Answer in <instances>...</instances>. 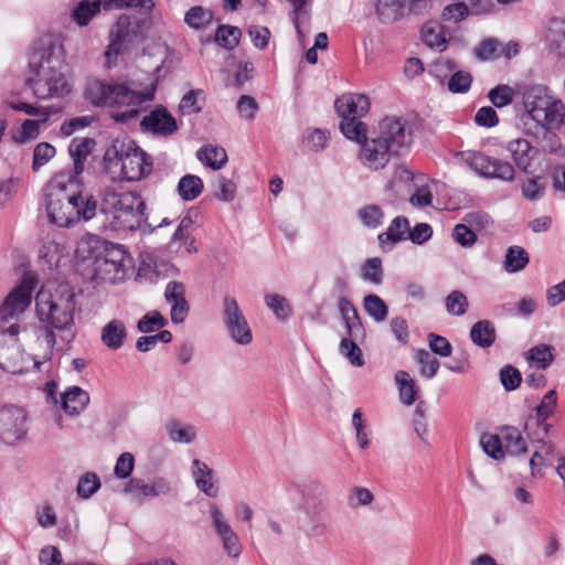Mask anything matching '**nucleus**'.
<instances>
[{
    "mask_svg": "<svg viewBox=\"0 0 565 565\" xmlns=\"http://www.w3.org/2000/svg\"><path fill=\"white\" fill-rule=\"evenodd\" d=\"M56 153L55 148L49 142H40L33 151L32 169L38 171L46 164Z\"/></svg>",
    "mask_w": 565,
    "mask_h": 565,
    "instance_id": "58",
    "label": "nucleus"
},
{
    "mask_svg": "<svg viewBox=\"0 0 565 565\" xmlns=\"http://www.w3.org/2000/svg\"><path fill=\"white\" fill-rule=\"evenodd\" d=\"M472 83V76L465 71H458L451 75L448 81V89L452 93H466L469 90Z\"/></svg>",
    "mask_w": 565,
    "mask_h": 565,
    "instance_id": "60",
    "label": "nucleus"
},
{
    "mask_svg": "<svg viewBox=\"0 0 565 565\" xmlns=\"http://www.w3.org/2000/svg\"><path fill=\"white\" fill-rule=\"evenodd\" d=\"M359 340L344 337L339 345V352L345 356L349 362L354 366H363L364 365V359L362 355V351L356 344Z\"/></svg>",
    "mask_w": 565,
    "mask_h": 565,
    "instance_id": "45",
    "label": "nucleus"
},
{
    "mask_svg": "<svg viewBox=\"0 0 565 565\" xmlns=\"http://www.w3.org/2000/svg\"><path fill=\"white\" fill-rule=\"evenodd\" d=\"M108 166L120 164L121 175L127 181H139L152 170V160L132 140H116L105 153Z\"/></svg>",
    "mask_w": 565,
    "mask_h": 565,
    "instance_id": "5",
    "label": "nucleus"
},
{
    "mask_svg": "<svg viewBox=\"0 0 565 565\" xmlns=\"http://www.w3.org/2000/svg\"><path fill=\"white\" fill-rule=\"evenodd\" d=\"M239 116L245 120H253L259 108L256 99L249 95H242L236 104Z\"/></svg>",
    "mask_w": 565,
    "mask_h": 565,
    "instance_id": "62",
    "label": "nucleus"
},
{
    "mask_svg": "<svg viewBox=\"0 0 565 565\" xmlns=\"http://www.w3.org/2000/svg\"><path fill=\"white\" fill-rule=\"evenodd\" d=\"M114 222L121 230H138L146 221V203L136 192L127 191L118 194L114 202Z\"/></svg>",
    "mask_w": 565,
    "mask_h": 565,
    "instance_id": "8",
    "label": "nucleus"
},
{
    "mask_svg": "<svg viewBox=\"0 0 565 565\" xmlns=\"http://www.w3.org/2000/svg\"><path fill=\"white\" fill-rule=\"evenodd\" d=\"M140 126L143 131L158 136H170L178 130L175 119L164 107H158L146 115Z\"/></svg>",
    "mask_w": 565,
    "mask_h": 565,
    "instance_id": "16",
    "label": "nucleus"
},
{
    "mask_svg": "<svg viewBox=\"0 0 565 565\" xmlns=\"http://www.w3.org/2000/svg\"><path fill=\"white\" fill-rule=\"evenodd\" d=\"M412 142L413 131L408 121L402 117L386 116L360 150L359 158L365 167L380 170L386 167L392 156L408 151Z\"/></svg>",
    "mask_w": 565,
    "mask_h": 565,
    "instance_id": "3",
    "label": "nucleus"
},
{
    "mask_svg": "<svg viewBox=\"0 0 565 565\" xmlns=\"http://www.w3.org/2000/svg\"><path fill=\"white\" fill-rule=\"evenodd\" d=\"M507 149L518 168L526 171L535 154V150L530 142L526 139L516 138L508 142Z\"/></svg>",
    "mask_w": 565,
    "mask_h": 565,
    "instance_id": "27",
    "label": "nucleus"
},
{
    "mask_svg": "<svg viewBox=\"0 0 565 565\" xmlns=\"http://www.w3.org/2000/svg\"><path fill=\"white\" fill-rule=\"evenodd\" d=\"M212 21V11L202 6L192 7L184 14V22L194 30H204Z\"/></svg>",
    "mask_w": 565,
    "mask_h": 565,
    "instance_id": "35",
    "label": "nucleus"
},
{
    "mask_svg": "<svg viewBox=\"0 0 565 565\" xmlns=\"http://www.w3.org/2000/svg\"><path fill=\"white\" fill-rule=\"evenodd\" d=\"M502 438L498 435L484 434L480 438V445L483 451L495 460L504 458V451L502 449Z\"/></svg>",
    "mask_w": 565,
    "mask_h": 565,
    "instance_id": "56",
    "label": "nucleus"
},
{
    "mask_svg": "<svg viewBox=\"0 0 565 565\" xmlns=\"http://www.w3.org/2000/svg\"><path fill=\"white\" fill-rule=\"evenodd\" d=\"M224 323L232 340L241 345L249 344L253 340L252 331L237 301L230 296L223 300Z\"/></svg>",
    "mask_w": 565,
    "mask_h": 565,
    "instance_id": "13",
    "label": "nucleus"
},
{
    "mask_svg": "<svg viewBox=\"0 0 565 565\" xmlns=\"http://www.w3.org/2000/svg\"><path fill=\"white\" fill-rule=\"evenodd\" d=\"M416 360L420 365L419 373L422 376L433 379L437 374L440 363L428 351L424 349L418 350Z\"/></svg>",
    "mask_w": 565,
    "mask_h": 565,
    "instance_id": "51",
    "label": "nucleus"
},
{
    "mask_svg": "<svg viewBox=\"0 0 565 565\" xmlns=\"http://www.w3.org/2000/svg\"><path fill=\"white\" fill-rule=\"evenodd\" d=\"M62 46L52 39L41 40L29 57L31 76H46L62 70Z\"/></svg>",
    "mask_w": 565,
    "mask_h": 565,
    "instance_id": "9",
    "label": "nucleus"
},
{
    "mask_svg": "<svg viewBox=\"0 0 565 565\" xmlns=\"http://www.w3.org/2000/svg\"><path fill=\"white\" fill-rule=\"evenodd\" d=\"M167 433L171 440L181 444H191L196 437V431L193 426H182L177 420L170 422L167 425Z\"/></svg>",
    "mask_w": 565,
    "mask_h": 565,
    "instance_id": "43",
    "label": "nucleus"
},
{
    "mask_svg": "<svg viewBox=\"0 0 565 565\" xmlns=\"http://www.w3.org/2000/svg\"><path fill=\"white\" fill-rule=\"evenodd\" d=\"M374 8L381 23L392 24L404 17L406 0H376Z\"/></svg>",
    "mask_w": 565,
    "mask_h": 565,
    "instance_id": "23",
    "label": "nucleus"
},
{
    "mask_svg": "<svg viewBox=\"0 0 565 565\" xmlns=\"http://www.w3.org/2000/svg\"><path fill=\"white\" fill-rule=\"evenodd\" d=\"M531 443L535 447L529 462L531 468V476L533 478H542L544 476L543 468L550 465V459L558 457L557 446L554 440Z\"/></svg>",
    "mask_w": 565,
    "mask_h": 565,
    "instance_id": "18",
    "label": "nucleus"
},
{
    "mask_svg": "<svg viewBox=\"0 0 565 565\" xmlns=\"http://www.w3.org/2000/svg\"><path fill=\"white\" fill-rule=\"evenodd\" d=\"M340 130L345 138L361 145V148L365 142L370 141V138L366 136V125L360 119H342L340 122Z\"/></svg>",
    "mask_w": 565,
    "mask_h": 565,
    "instance_id": "32",
    "label": "nucleus"
},
{
    "mask_svg": "<svg viewBox=\"0 0 565 565\" xmlns=\"http://www.w3.org/2000/svg\"><path fill=\"white\" fill-rule=\"evenodd\" d=\"M135 467V458L130 452H122L116 462L114 472L115 476L119 479L128 478Z\"/></svg>",
    "mask_w": 565,
    "mask_h": 565,
    "instance_id": "64",
    "label": "nucleus"
},
{
    "mask_svg": "<svg viewBox=\"0 0 565 565\" xmlns=\"http://www.w3.org/2000/svg\"><path fill=\"white\" fill-rule=\"evenodd\" d=\"M446 311L451 316H463L469 307L466 295L460 290H452L445 299Z\"/></svg>",
    "mask_w": 565,
    "mask_h": 565,
    "instance_id": "46",
    "label": "nucleus"
},
{
    "mask_svg": "<svg viewBox=\"0 0 565 565\" xmlns=\"http://www.w3.org/2000/svg\"><path fill=\"white\" fill-rule=\"evenodd\" d=\"M521 95L526 113L543 128L558 129L564 124L565 106L550 94L545 85H525Z\"/></svg>",
    "mask_w": 565,
    "mask_h": 565,
    "instance_id": "4",
    "label": "nucleus"
},
{
    "mask_svg": "<svg viewBox=\"0 0 565 565\" xmlns=\"http://www.w3.org/2000/svg\"><path fill=\"white\" fill-rule=\"evenodd\" d=\"M203 181L194 174L183 175L178 183V193L184 201L195 200L203 191Z\"/></svg>",
    "mask_w": 565,
    "mask_h": 565,
    "instance_id": "34",
    "label": "nucleus"
},
{
    "mask_svg": "<svg viewBox=\"0 0 565 565\" xmlns=\"http://www.w3.org/2000/svg\"><path fill=\"white\" fill-rule=\"evenodd\" d=\"M26 85L33 95L40 99L62 97L70 92V86L62 70L46 76H29Z\"/></svg>",
    "mask_w": 565,
    "mask_h": 565,
    "instance_id": "14",
    "label": "nucleus"
},
{
    "mask_svg": "<svg viewBox=\"0 0 565 565\" xmlns=\"http://www.w3.org/2000/svg\"><path fill=\"white\" fill-rule=\"evenodd\" d=\"M142 40L141 26L137 19L121 14L110 31V43L106 55L118 54Z\"/></svg>",
    "mask_w": 565,
    "mask_h": 565,
    "instance_id": "10",
    "label": "nucleus"
},
{
    "mask_svg": "<svg viewBox=\"0 0 565 565\" xmlns=\"http://www.w3.org/2000/svg\"><path fill=\"white\" fill-rule=\"evenodd\" d=\"M157 85L158 77L153 74L147 77L145 85L131 82L130 86L90 78L86 83L84 97L94 106L110 108L128 107L125 111L113 114L115 121L126 122L139 115L138 105L154 98Z\"/></svg>",
    "mask_w": 565,
    "mask_h": 565,
    "instance_id": "2",
    "label": "nucleus"
},
{
    "mask_svg": "<svg viewBox=\"0 0 565 565\" xmlns=\"http://www.w3.org/2000/svg\"><path fill=\"white\" fill-rule=\"evenodd\" d=\"M241 35L242 31L239 28L222 24L217 26L214 40L220 46L233 50L238 45Z\"/></svg>",
    "mask_w": 565,
    "mask_h": 565,
    "instance_id": "39",
    "label": "nucleus"
},
{
    "mask_svg": "<svg viewBox=\"0 0 565 565\" xmlns=\"http://www.w3.org/2000/svg\"><path fill=\"white\" fill-rule=\"evenodd\" d=\"M301 509L309 519L308 524L303 527L307 537L316 539L329 532V525L322 518L321 503H310L306 500Z\"/></svg>",
    "mask_w": 565,
    "mask_h": 565,
    "instance_id": "20",
    "label": "nucleus"
},
{
    "mask_svg": "<svg viewBox=\"0 0 565 565\" xmlns=\"http://www.w3.org/2000/svg\"><path fill=\"white\" fill-rule=\"evenodd\" d=\"M500 381L507 391H513L521 384V373L514 366L505 365L500 370Z\"/></svg>",
    "mask_w": 565,
    "mask_h": 565,
    "instance_id": "63",
    "label": "nucleus"
},
{
    "mask_svg": "<svg viewBox=\"0 0 565 565\" xmlns=\"http://www.w3.org/2000/svg\"><path fill=\"white\" fill-rule=\"evenodd\" d=\"M334 107L342 119H360L369 111L370 102L363 94L347 95L338 98Z\"/></svg>",
    "mask_w": 565,
    "mask_h": 565,
    "instance_id": "17",
    "label": "nucleus"
},
{
    "mask_svg": "<svg viewBox=\"0 0 565 565\" xmlns=\"http://www.w3.org/2000/svg\"><path fill=\"white\" fill-rule=\"evenodd\" d=\"M363 309L377 323L383 322L388 315L387 305L375 294L366 295L363 298Z\"/></svg>",
    "mask_w": 565,
    "mask_h": 565,
    "instance_id": "37",
    "label": "nucleus"
},
{
    "mask_svg": "<svg viewBox=\"0 0 565 565\" xmlns=\"http://www.w3.org/2000/svg\"><path fill=\"white\" fill-rule=\"evenodd\" d=\"M471 170L484 179L510 182L514 179V168L508 161L487 156L480 151H461L457 154Z\"/></svg>",
    "mask_w": 565,
    "mask_h": 565,
    "instance_id": "7",
    "label": "nucleus"
},
{
    "mask_svg": "<svg viewBox=\"0 0 565 565\" xmlns=\"http://www.w3.org/2000/svg\"><path fill=\"white\" fill-rule=\"evenodd\" d=\"M530 262L529 254L521 246H510L505 253L504 269L508 273H518L526 267Z\"/></svg>",
    "mask_w": 565,
    "mask_h": 565,
    "instance_id": "36",
    "label": "nucleus"
},
{
    "mask_svg": "<svg viewBox=\"0 0 565 565\" xmlns=\"http://www.w3.org/2000/svg\"><path fill=\"white\" fill-rule=\"evenodd\" d=\"M358 216L362 224L369 228H377L382 225L384 213L379 205L370 204L358 211Z\"/></svg>",
    "mask_w": 565,
    "mask_h": 565,
    "instance_id": "47",
    "label": "nucleus"
},
{
    "mask_svg": "<svg viewBox=\"0 0 565 565\" xmlns=\"http://www.w3.org/2000/svg\"><path fill=\"white\" fill-rule=\"evenodd\" d=\"M557 406V394L551 390L544 394L539 405L535 406V416L532 420L544 422L553 416Z\"/></svg>",
    "mask_w": 565,
    "mask_h": 565,
    "instance_id": "42",
    "label": "nucleus"
},
{
    "mask_svg": "<svg viewBox=\"0 0 565 565\" xmlns=\"http://www.w3.org/2000/svg\"><path fill=\"white\" fill-rule=\"evenodd\" d=\"M210 515H211V520H212V525L220 539H222L224 536H228L234 533V530L230 525L224 513L214 503H212L210 505Z\"/></svg>",
    "mask_w": 565,
    "mask_h": 565,
    "instance_id": "57",
    "label": "nucleus"
},
{
    "mask_svg": "<svg viewBox=\"0 0 565 565\" xmlns=\"http://www.w3.org/2000/svg\"><path fill=\"white\" fill-rule=\"evenodd\" d=\"M7 105L17 111H22L29 116L41 118V121H47L52 114H56L57 109L54 107H35L28 103L8 102Z\"/></svg>",
    "mask_w": 565,
    "mask_h": 565,
    "instance_id": "48",
    "label": "nucleus"
},
{
    "mask_svg": "<svg viewBox=\"0 0 565 565\" xmlns=\"http://www.w3.org/2000/svg\"><path fill=\"white\" fill-rule=\"evenodd\" d=\"M28 431L26 414L23 408L7 405L0 409V439L7 445H15Z\"/></svg>",
    "mask_w": 565,
    "mask_h": 565,
    "instance_id": "12",
    "label": "nucleus"
},
{
    "mask_svg": "<svg viewBox=\"0 0 565 565\" xmlns=\"http://www.w3.org/2000/svg\"><path fill=\"white\" fill-rule=\"evenodd\" d=\"M344 322L347 337L353 338L356 340H364L366 337L365 329L363 327L362 320L359 316L358 310L352 312V315L342 319Z\"/></svg>",
    "mask_w": 565,
    "mask_h": 565,
    "instance_id": "59",
    "label": "nucleus"
},
{
    "mask_svg": "<svg viewBox=\"0 0 565 565\" xmlns=\"http://www.w3.org/2000/svg\"><path fill=\"white\" fill-rule=\"evenodd\" d=\"M68 196L71 203H76L75 210L78 211V222L89 221L96 215L97 201L93 195L83 194L81 192H70Z\"/></svg>",
    "mask_w": 565,
    "mask_h": 565,
    "instance_id": "29",
    "label": "nucleus"
},
{
    "mask_svg": "<svg viewBox=\"0 0 565 565\" xmlns=\"http://www.w3.org/2000/svg\"><path fill=\"white\" fill-rule=\"evenodd\" d=\"M514 90L509 85H498L488 93L490 103L498 108L505 107L513 102Z\"/></svg>",
    "mask_w": 565,
    "mask_h": 565,
    "instance_id": "54",
    "label": "nucleus"
},
{
    "mask_svg": "<svg viewBox=\"0 0 565 565\" xmlns=\"http://www.w3.org/2000/svg\"><path fill=\"white\" fill-rule=\"evenodd\" d=\"M527 360L536 363L539 369H547L554 360L552 347L548 344H540L527 352Z\"/></svg>",
    "mask_w": 565,
    "mask_h": 565,
    "instance_id": "53",
    "label": "nucleus"
},
{
    "mask_svg": "<svg viewBox=\"0 0 565 565\" xmlns=\"http://www.w3.org/2000/svg\"><path fill=\"white\" fill-rule=\"evenodd\" d=\"M502 440L505 444L510 455L519 456L527 451L525 439L515 427H505L502 429Z\"/></svg>",
    "mask_w": 565,
    "mask_h": 565,
    "instance_id": "38",
    "label": "nucleus"
},
{
    "mask_svg": "<svg viewBox=\"0 0 565 565\" xmlns=\"http://www.w3.org/2000/svg\"><path fill=\"white\" fill-rule=\"evenodd\" d=\"M266 306L274 312L277 319H286L290 312V306L287 299L278 294H268L265 296Z\"/></svg>",
    "mask_w": 565,
    "mask_h": 565,
    "instance_id": "55",
    "label": "nucleus"
},
{
    "mask_svg": "<svg viewBox=\"0 0 565 565\" xmlns=\"http://www.w3.org/2000/svg\"><path fill=\"white\" fill-rule=\"evenodd\" d=\"M96 142L90 138H74L68 147V152L73 159L74 171L67 179L70 182H77L78 175L84 171V163L92 153Z\"/></svg>",
    "mask_w": 565,
    "mask_h": 565,
    "instance_id": "19",
    "label": "nucleus"
},
{
    "mask_svg": "<svg viewBox=\"0 0 565 565\" xmlns=\"http://www.w3.org/2000/svg\"><path fill=\"white\" fill-rule=\"evenodd\" d=\"M196 158L213 170L221 169L227 161L226 151L215 146L200 148L196 152Z\"/></svg>",
    "mask_w": 565,
    "mask_h": 565,
    "instance_id": "30",
    "label": "nucleus"
},
{
    "mask_svg": "<svg viewBox=\"0 0 565 565\" xmlns=\"http://www.w3.org/2000/svg\"><path fill=\"white\" fill-rule=\"evenodd\" d=\"M30 356H24L18 339H8L0 333V369L11 374H21L28 370Z\"/></svg>",
    "mask_w": 565,
    "mask_h": 565,
    "instance_id": "15",
    "label": "nucleus"
},
{
    "mask_svg": "<svg viewBox=\"0 0 565 565\" xmlns=\"http://www.w3.org/2000/svg\"><path fill=\"white\" fill-rule=\"evenodd\" d=\"M124 492L130 497L132 501L142 502L147 497H153L151 484L146 483L142 479L132 478L124 487Z\"/></svg>",
    "mask_w": 565,
    "mask_h": 565,
    "instance_id": "44",
    "label": "nucleus"
},
{
    "mask_svg": "<svg viewBox=\"0 0 565 565\" xmlns=\"http://www.w3.org/2000/svg\"><path fill=\"white\" fill-rule=\"evenodd\" d=\"M65 174L56 175L47 186L46 212L51 223L60 227H70L78 222V211L71 203Z\"/></svg>",
    "mask_w": 565,
    "mask_h": 565,
    "instance_id": "6",
    "label": "nucleus"
},
{
    "mask_svg": "<svg viewBox=\"0 0 565 565\" xmlns=\"http://www.w3.org/2000/svg\"><path fill=\"white\" fill-rule=\"evenodd\" d=\"M409 222L404 216L395 217L386 232L379 235V242L383 250H391L394 244L408 237Z\"/></svg>",
    "mask_w": 565,
    "mask_h": 565,
    "instance_id": "22",
    "label": "nucleus"
},
{
    "mask_svg": "<svg viewBox=\"0 0 565 565\" xmlns=\"http://www.w3.org/2000/svg\"><path fill=\"white\" fill-rule=\"evenodd\" d=\"M373 500V493L364 487H354L348 495V504L351 508L370 505Z\"/></svg>",
    "mask_w": 565,
    "mask_h": 565,
    "instance_id": "61",
    "label": "nucleus"
},
{
    "mask_svg": "<svg viewBox=\"0 0 565 565\" xmlns=\"http://www.w3.org/2000/svg\"><path fill=\"white\" fill-rule=\"evenodd\" d=\"M423 41L430 49L443 52L446 49L444 26L437 22L426 23L422 30Z\"/></svg>",
    "mask_w": 565,
    "mask_h": 565,
    "instance_id": "33",
    "label": "nucleus"
},
{
    "mask_svg": "<svg viewBox=\"0 0 565 565\" xmlns=\"http://www.w3.org/2000/svg\"><path fill=\"white\" fill-rule=\"evenodd\" d=\"M167 319L157 310L150 311L141 317L137 323V329L141 333H151L157 329L166 327Z\"/></svg>",
    "mask_w": 565,
    "mask_h": 565,
    "instance_id": "52",
    "label": "nucleus"
},
{
    "mask_svg": "<svg viewBox=\"0 0 565 565\" xmlns=\"http://www.w3.org/2000/svg\"><path fill=\"white\" fill-rule=\"evenodd\" d=\"M545 41L551 54L559 58L565 57V20L553 18L548 21Z\"/></svg>",
    "mask_w": 565,
    "mask_h": 565,
    "instance_id": "21",
    "label": "nucleus"
},
{
    "mask_svg": "<svg viewBox=\"0 0 565 565\" xmlns=\"http://www.w3.org/2000/svg\"><path fill=\"white\" fill-rule=\"evenodd\" d=\"M192 476L195 480V486L204 494L210 498L217 495L218 489L213 482V470L205 462L194 459L192 461Z\"/></svg>",
    "mask_w": 565,
    "mask_h": 565,
    "instance_id": "25",
    "label": "nucleus"
},
{
    "mask_svg": "<svg viewBox=\"0 0 565 565\" xmlns=\"http://www.w3.org/2000/svg\"><path fill=\"white\" fill-rule=\"evenodd\" d=\"M495 328L489 320H479L471 327L470 339L479 348H490L495 342Z\"/></svg>",
    "mask_w": 565,
    "mask_h": 565,
    "instance_id": "28",
    "label": "nucleus"
},
{
    "mask_svg": "<svg viewBox=\"0 0 565 565\" xmlns=\"http://www.w3.org/2000/svg\"><path fill=\"white\" fill-rule=\"evenodd\" d=\"M96 271L102 279L110 284L122 281L126 276L125 264L115 265V263L108 262L106 259H103L98 263Z\"/></svg>",
    "mask_w": 565,
    "mask_h": 565,
    "instance_id": "40",
    "label": "nucleus"
},
{
    "mask_svg": "<svg viewBox=\"0 0 565 565\" xmlns=\"http://www.w3.org/2000/svg\"><path fill=\"white\" fill-rule=\"evenodd\" d=\"M36 282L38 280L32 274L23 275L21 284L7 296L0 306V321H8L25 311L31 303L32 291Z\"/></svg>",
    "mask_w": 565,
    "mask_h": 565,
    "instance_id": "11",
    "label": "nucleus"
},
{
    "mask_svg": "<svg viewBox=\"0 0 565 565\" xmlns=\"http://www.w3.org/2000/svg\"><path fill=\"white\" fill-rule=\"evenodd\" d=\"M395 382L399 392V399L405 405H412L417 397V387L415 381L406 371L395 373Z\"/></svg>",
    "mask_w": 565,
    "mask_h": 565,
    "instance_id": "31",
    "label": "nucleus"
},
{
    "mask_svg": "<svg viewBox=\"0 0 565 565\" xmlns=\"http://www.w3.org/2000/svg\"><path fill=\"white\" fill-rule=\"evenodd\" d=\"M62 408L70 415L81 414L89 403V395L78 386H73L61 396Z\"/></svg>",
    "mask_w": 565,
    "mask_h": 565,
    "instance_id": "26",
    "label": "nucleus"
},
{
    "mask_svg": "<svg viewBox=\"0 0 565 565\" xmlns=\"http://www.w3.org/2000/svg\"><path fill=\"white\" fill-rule=\"evenodd\" d=\"M361 277L365 281L380 285L383 281L382 260L379 257L369 258L362 266Z\"/></svg>",
    "mask_w": 565,
    "mask_h": 565,
    "instance_id": "49",
    "label": "nucleus"
},
{
    "mask_svg": "<svg viewBox=\"0 0 565 565\" xmlns=\"http://www.w3.org/2000/svg\"><path fill=\"white\" fill-rule=\"evenodd\" d=\"M36 316L42 323L43 341L47 349L53 350L60 343V350L67 347L75 338L74 310L75 294L66 285H61L55 294L41 289L35 296Z\"/></svg>",
    "mask_w": 565,
    "mask_h": 565,
    "instance_id": "1",
    "label": "nucleus"
},
{
    "mask_svg": "<svg viewBox=\"0 0 565 565\" xmlns=\"http://www.w3.org/2000/svg\"><path fill=\"white\" fill-rule=\"evenodd\" d=\"M544 419V422L532 420L530 417L524 424V430L530 441L552 440V424Z\"/></svg>",
    "mask_w": 565,
    "mask_h": 565,
    "instance_id": "41",
    "label": "nucleus"
},
{
    "mask_svg": "<svg viewBox=\"0 0 565 565\" xmlns=\"http://www.w3.org/2000/svg\"><path fill=\"white\" fill-rule=\"evenodd\" d=\"M100 488V480L95 472H86L78 480L76 492L82 499H89Z\"/></svg>",
    "mask_w": 565,
    "mask_h": 565,
    "instance_id": "50",
    "label": "nucleus"
},
{
    "mask_svg": "<svg viewBox=\"0 0 565 565\" xmlns=\"http://www.w3.org/2000/svg\"><path fill=\"white\" fill-rule=\"evenodd\" d=\"M126 338V326L119 319L110 320L102 329L100 340L110 350H119L124 345Z\"/></svg>",
    "mask_w": 565,
    "mask_h": 565,
    "instance_id": "24",
    "label": "nucleus"
}]
</instances>
